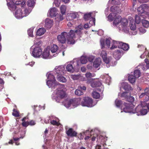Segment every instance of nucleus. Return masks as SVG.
Returning <instances> with one entry per match:
<instances>
[{
  "label": "nucleus",
  "instance_id": "nucleus-1",
  "mask_svg": "<svg viewBox=\"0 0 149 149\" xmlns=\"http://www.w3.org/2000/svg\"><path fill=\"white\" fill-rule=\"evenodd\" d=\"M74 37V32L73 30H71L68 33L66 32H62L57 36V39L59 42L62 44L65 43L67 39L68 44H73L75 42Z\"/></svg>",
  "mask_w": 149,
  "mask_h": 149
},
{
  "label": "nucleus",
  "instance_id": "nucleus-2",
  "mask_svg": "<svg viewBox=\"0 0 149 149\" xmlns=\"http://www.w3.org/2000/svg\"><path fill=\"white\" fill-rule=\"evenodd\" d=\"M47 79L48 80L47 81L46 83L49 88H54L56 87L58 88L63 87V85L59 84L58 83L56 82L54 76L52 74L50 73L48 74Z\"/></svg>",
  "mask_w": 149,
  "mask_h": 149
},
{
  "label": "nucleus",
  "instance_id": "nucleus-3",
  "mask_svg": "<svg viewBox=\"0 0 149 149\" xmlns=\"http://www.w3.org/2000/svg\"><path fill=\"white\" fill-rule=\"evenodd\" d=\"M93 103V100L91 98L88 97H85L83 98L81 102V104L83 106L91 107L94 106Z\"/></svg>",
  "mask_w": 149,
  "mask_h": 149
},
{
  "label": "nucleus",
  "instance_id": "nucleus-4",
  "mask_svg": "<svg viewBox=\"0 0 149 149\" xmlns=\"http://www.w3.org/2000/svg\"><path fill=\"white\" fill-rule=\"evenodd\" d=\"M124 105L125 107L123 109L124 111L126 113H135V109H133L134 107L132 103H124Z\"/></svg>",
  "mask_w": 149,
  "mask_h": 149
},
{
  "label": "nucleus",
  "instance_id": "nucleus-5",
  "mask_svg": "<svg viewBox=\"0 0 149 149\" xmlns=\"http://www.w3.org/2000/svg\"><path fill=\"white\" fill-rule=\"evenodd\" d=\"M148 110L146 108V107H142L141 105H138L135 108V113H137L139 115L140 114L141 115H145L147 114Z\"/></svg>",
  "mask_w": 149,
  "mask_h": 149
},
{
  "label": "nucleus",
  "instance_id": "nucleus-6",
  "mask_svg": "<svg viewBox=\"0 0 149 149\" xmlns=\"http://www.w3.org/2000/svg\"><path fill=\"white\" fill-rule=\"evenodd\" d=\"M42 52V49L40 46H35L32 52V56L36 58L41 57Z\"/></svg>",
  "mask_w": 149,
  "mask_h": 149
},
{
  "label": "nucleus",
  "instance_id": "nucleus-7",
  "mask_svg": "<svg viewBox=\"0 0 149 149\" xmlns=\"http://www.w3.org/2000/svg\"><path fill=\"white\" fill-rule=\"evenodd\" d=\"M56 95V98L60 100L63 99L67 96L65 90L61 88L57 89Z\"/></svg>",
  "mask_w": 149,
  "mask_h": 149
},
{
  "label": "nucleus",
  "instance_id": "nucleus-8",
  "mask_svg": "<svg viewBox=\"0 0 149 149\" xmlns=\"http://www.w3.org/2000/svg\"><path fill=\"white\" fill-rule=\"evenodd\" d=\"M79 15L77 13L74 12L68 13L66 17V19L68 21L72 20L74 19L79 17Z\"/></svg>",
  "mask_w": 149,
  "mask_h": 149
},
{
  "label": "nucleus",
  "instance_id": "nucleus-9",
  "mask_svg": "<svg viewBox=\"0 0 149 149\" xmlns=\"http://www.w3.org/2000/svg\"><path fill=\"white\" fill-rule=\"evenodd\" d=\"M66 133L68 136L71 137H76L77 134V132L72 128H69L66 131Z\"/></svg>",
  "mask_w": 149,
  "mask_h": 149
},
{
  "label": "nucleus",
  "instance_id": "nucleus-10",
  "mask_svg": "<svg viewBox=\"0 0 149 149\" xmlns=\"http://www.w3.org/2000/svg\"><path fill=\"white\" fill-rule=\"evenodd\" d=\"M55 72L57 75H63L65 72L64 67L63 66H59L55 68Z\"/></svg>",
  "mask_w": 149,
  "mask_h": 149
},
{
  "label": "nucleus",
  "instance_id": "nucleus-11",
  "mask_svg": "<svg viewBox=\"0 0 149 149\" xmlns=\"http://www.w3.org/2000/svg\"><path fill=\"white\" fill-rule=\"evenodd\" d=\"M144 15H136L135 16V21L137 24H139L140 22L144 19H145V17H144Z\"/></svg>",
  "mask_w": 149,
  "mask_h": 149
},
{
  "label": "nucleus",
  "instance_id": "nucleus-12",
  "mask_svg": "<svg viewBox=\"0 0 149 149\" xmlns=\"http://www.w3.org/2000/svg\"><path fill=\"white\" fill-rule=\"evenodd\" d=\"M101 56L102 57L105 63L108 64L109 63V59L107 58V53L106 51H102L101 54Z\"/></svg>",
  "mask_w": 149,
  "mask_h": 149
},
{
  "label": "nucleus",
  "instance_id": "nucleus-13",
  "mask_svg": "<svg viewBox=\"0 0 149 149\" xmlns=\"http://www.w3.org/2000/svg\"><path fill=\"white\" fill-rule=\"evenodd\" d=\"M49 55V50L48 49H45L41 56V57L44 59H47Z\"/></svg>",
  "mask_w": 149,
  "mask_h": 149
},
{
  "label": "nucleus",
  "instance_id": "nucleus-14",
  "mask_svg": "<svg viewBox=\"0 0 149 149\" xmlns=\"http://www.w3.org/2000/svg\"><path fill=\"white\" fill-rule=\"evenodd\" d=\"M53 23V20L49 19H46L45 21V26L47 28H50L52 26Z\"/></svg>",
  "mask_w": 149,
  "mask_h": 149
},
{
  "label": "nucleus",
  "instance_id": "nucleus-15",
  "mask_svg": "<svg viewBox=\"0 0 149 149\" xmlns=\"http://www.w3.org/2000/svg\"><path fill=\"white\" fill-rule=\"evenodd\" d=\"M121 43H122V42H121L113 40L112 46L110 48V49H113L117 48V47L119 48V45H120Z\"/></svg>",
  "mask_w": 149,
  "mask_h": 149
},
{
  "label": "nucleus",
  "instance_id": "nucleus-16",
  "mask_svg": "<svg viewBox=\"0 0 149 149\" xmlns=\"http://www.w3.org/2000/svg\"><path fill=\"white\" fill-rule=\"evenodd\" d=\"M15 15L18 18H22L24 16V14L22 12V10L21 9H17L15 13Z\"/></svg>",
  "mask_w": 149,
  "mask_h": 149
},
{
  "label": "nucleus",
  "instance_id": "nucleus-17",
  "mask_svg": "<svg viewBox=\"0 0 149 149\" xmlns=\"http://www.w3.org/2000/svg\"><path fill=\"white\" fill-rule=\"evenodd\" d=\"M81 99L80 98H75L72 99V105L76 107L80 104Z\"/></svg>",
  "mask_w": 149,
  "mask_h": 149
},
{
  "label": "nucleus",
  "instance_id": "nucleus-18",
  "mask_svg": "<svg viewBox=\"0 0 149 149\" xmlns=\"http://www.w3.org/2000/svg\"><path fill=\"white\" fill-rule=\"evenodd\" d=\"M121 52L119 50H116L113 53V56L116 59H118L121 57Z\"/></svg>",
  "mask_w": 149,
  "mask_h": 149
},
{
  "label": "nucleus",
  "instance_id": "nucleus-19",
  "mask_svg": "<svg viewBox=\"0 0 149 149\" xmlns=\"http://www.w3.org/2000/svg\"><path fill=\"white\" fill-rule=\"evenodd\" d=\"M83 29V27L81 25H79L78 26V28L75 31H74V39L75 38V33L79 36H80L81 34V31Z\"/></svg>",
  "mask_w": 149,
  "mask_h": 149
},
{
  "label": "nucleus",
  "instance_id": "nucleus-20",
  "mask_svg": "<svg viewBox=\"0 0 149 149\" xmlns=\"http://www.w3.org/2000/svg\"><path fill=\"white\" fill-rule=\"evenodd\" d=\"M57 13L56 9L55 8H51L49 11V15L51 17H56Z\"/></svg>",
  "mask_w": 149,
  "mask_h": 149
},
{
  "label": "nucleus",
  "instance_id": "nucleus-21",
  "mask_svg": "<svg viewBox=\"0 0 149 149\" xmlns=\"http://www.w3.org/2000/svg\"><path fill=\"white\" fill-rule=\"evenodd\" d=\"M119 47L120 48L125 51L127 50L129 48V45L128 44L124 43L122 42V43H121L120 45H119Z\"/></svg>",
  "mask_w": 149,
  "mask_h": 149
},
{
  "label": "nucleus",
  "instance_id": "nucleus-22",
  "mask_svg": "<svg viewBox=\"0 0 149 149\" xmlns=\"http://www.w3.org/2000/svg\"><path fill=\"white\" fill-rule=\"evenodd\" d=\"M144 61L146 64L143 65L141 67L142 69L144 70L148 69L149 68V61L148 59L146 58Z\"/></svg>",
  "mask_w": 149,
  "mask_h": 149
},
{
  "label": "nucleus",
  "instance_id": "nucleus-23",
  "mask_svg": "<svg viewBox=\"0 0 149 149\" xmlns=\"http://www.w3.org/2000/svg\"><path fill=\"white\" fill-rule=\"evenodd\" d=\"M46 31V30L43 28L39 29L36 32V35L41 36L43 35Z\"/></svg>",
  "mask_w": 149,
  "mask_h": 149
},
{
  "label": "nucleus",
  "instance_id": "nucleus-24",
  "mask_svg": "<svg viewBox=\"0 0 149 149\" xmlns=\"http://www.w3.org/2000/svg\"><path fill=\"white\" fill-rule=\"evenodd\" d=\"M130 24V29L132 30H135L136 29V26L134 20L133 19L131 20Z\"/></svg>",
  "mask_w": 149,
  "mask_h": 149
},
{
  "label": "nucleus",
  "instance_id": "nucleus-25",
  "mask_svg": "<svg viewBox=\"0 0 149 149\" xmlns=\"http://www.w3.org/2000/svg\"><path fill=\"white\" fill-rule=\"evenodd\" d=\"M123 86L124 89L125 91H130L132 90L131 86L127 83H124L123 84Z\"/></svg>",
  "mask_w": 149,
  "mask_h": 149
},
{
  "label": "nucleus",
  "instance_id": "nucleus-26",
  "mask_svg": "<svg viewBox=\"0 0 149 149\" xmlns=\"http://www.w3.org/2000/svg\"><path fill=\"white\" fill-rule=\"evenodd\" d=\"M121 19L122 18L121 16L120 15H118L114 19L113 22V24L115 25H117L119 24L120 22H121Z\"/></svg>",
  "mask_w": 149,
  "mask_h": 149
},
{
  "label": "nucleus",
  "instance_id": "nucleus-27",
  "mask_svg": "<svg viewBox=\"0 0 149 149\" xmlns=\"http://www.w3.org/2000/svg\"><path fill=\"white\" fill-rule=\"evenodd\" d=\"M62 75H57V79L58 81H59L62 82H65L66 81V79L62 76Z\"/></svg>",
  "mask_w": 149,
  "mask_h": 149
},
{
  "label": "nucleus",
  "instance_id": "nucleus-28",
  "mask_svg": "<svg viewBox=\"0 0 149 149\" xmlns=\"http://www.w3.org/2000/svg\"><path fill=\"white\" fill-rule=\"evenodd\" d=\"M119 8L118 7L116 6H114L111 7L110 10L111 12H115L114 13L116 14L118 13L117 11L119 10Z\"/></svg>",
  "mask_w": 149,
  "mask_h": 149
},
{
  "label": "nucleus",
  "instance_id": "nucleus-29",
  "mask_svg": "<svg viewBox=\"0 0 149 149\" xmlns=\"http://www.w3.org/2000/svg\"><path fill=\"white\" fill-rule=\"evenodd\" d=\"M26 1L25 0H21V1H17L15 2V4L17 5H20L21 6L23 7L25 5Z\"/></svg>",
  "mask_w": 149,
  "mask_h": 149
},
{
  "label": "nucleus",
  "instance_id": "nucleus-30",
  "mask_svg": "<svg viewBox=\"0 0 149 149\" xmlns=\"http://www.w3.org/2000/svg\"><path fill=\"white\" fill-rule=\"evenodd\" d=\"M100 64V59H96L93 63L94 67L96 68H97Z\"/></svg>",
  "mask_w": 149,
  "mask_h": 149
},
{
  "label": "nucleus",
  "instance_id": "nucleus-31",
  "mask_svg": "<svg viewBox=\"0 0 149 149\" xmlns=\"http://www.w3.org/2000/svg\"><path fill=\"white\" fill-rule=\"evenodd\" d=\"M137 10L138 13L139 15L143 14L145 12V9L141 6L137 8Z\"/></svg>",
  "mask_w": 149,
  "mask_h": 149
},
{
  "label": "nucleus",
  "instance_id": "nucleus-32",
  "mask_svg": "<svg viewBox=\"0 0 149 149\" xmlns=\"http://www.w3.org/2000/svg\"><path fill=\"white\" fill-rule=\"evenodd\" d=\"M16 4L11 3H8V5L10 10H15L17 8Z\"/></svg>",
  "mask_w": 149,
  "mask_h": 149
},
{
  "label": "nucleus",
  "instance_id": "nucleus-33",
  "mask_svg": "<svg viewBox=\"0 0 149 149\" xmlns=\"http://www.w3.org/2000/svg\"><path fill=\"white\" fill-rule=\"evenodd\" d=\"M66 69L68 72H73L74 71V68L71 64L68 65L66 66Z\"/></svg>",
  "mask_w": 149,
  "mask_h": 149
},
{
  "label": "nucleus",
  "instance_id": "nucleus-34",
  "mask_svg": "<svg viewBox=\"0 0 149 149\" xmlns=\"http://www.w3.org/2000/svg\"><path fill=\"white\" fill-rule=\"evenodd\" d=\"M136 78L134 76L130 75L128 76V80L131 83H133L135 82Z\"/></svg>",
  "mask_w": 149,
  "mask_h": 149
},
{
  "label": "nucleus",
  "instance_id": "nucleus-35",
  "mask_svg": "<svg viewBox=\"0 0 149 149\" xmlns=\"http://www.w3.org/2000/svg\"><path fill=\"white\" fill-rule=\"evenodd\" d=\"M121 23L123 27H125L127 25L128 21L126 19L123 18L122 19Z\"/></svg>",
  "mask_w": 149,
  "mask_h": 149
},
{
  "label": "nucleus",
  "instance_id": "nucleus-36",
  "mask_svg": "<svg viewBox=\"0 0 149 149\" xmlns=\"http://www.w3.org/2000/svg\"><path fill=\"white\" fill-rule=\"evenodd\" d=\"M93 97L95 99H98L100 97V94L95 91H94L92 93Z\"/></svg>",
  "mask_w": 149,
  "mask_h": 149
},
{
  "label": "nucleus",
  "instance_id": "nucleus-37",
  "mask_svg": "<svg viewBox=\"0 0 149 149\" xmlns=\"http://www.w3.org/2000/svg\"><path fill=\"white\" fill-rule=\"evenodd\" d=\"M101 85V83L99 81L93 83L91 84V86L93 88L100 86Z\"/></svg>",
  "mask_w": 149,
  "mask_h": 149
},
{
  "label": "nucleus",
  "instance_id": "nucleus-38",
  "mask_svg": "<svg viewBox=\"0 0 149 149\" xmlns=\"http://www.w3.org/2000/svg\"><path fill=\"white\" fill-rule=\"evenodd\" d=\"M72 99L67 100L65 103V106L67 107H69L72 105Z\"/></svg>",
  "mask_w": 149,
  "mask_h": 149
},
{
  "label": "nucleus",
  "instance_id": "nucleus-39",
  "mask_svg": "<svg viewBox=\"0 0 149 149\" xmlns=\"http://www.w3.org/2000/svg\"><path fill=\"white\" fill-rule=\"evenodd\" d=\"M58 49L57 46L56 45H53L51 49V51L52 53H54L56 52Z\"/></svg>",
  "mask_w": 149,
  "mask_h": 149
},
{
  "label": "nucleus",
  "instance_id": "nucleus-40",
  "mask_svg": "<svg viewBox=\"0 0 149 149\" xmlns=\"http://www.w3.org/2000/svg\"><path fill=\"white\" fill-rule=\"evenodd\" d=\"M141 72L139 70H135L134 72V76L136 78H138L140 77Z\"/></svg>",
  "mask_w": 149,
  "mask_h": 149
},
{
  "label": "nucleus",
  "instance_id": "nucleus-41",
  "mask_svg": "<svg viewBox=\"0 0 149 149\" xmlns=\"http://www.w3.org/2000/svg\"><path fill=\"white\" fill-rule=\"evenodd\" d=\"M127 101H128V102L132 103L134 100V97L130 95V94L129 93V95L127 96L126 99Z\"/></svg>",
  "mask_w": 149,
  "mask_h": 149
},
{
  "label": "nucleus",
  "instance_id": "nucleus-42",
  "mask_svg": "<svg viewBox=\"0 0 149 149\" xmlns=\"http://www.w3.org/2000/svg\"><path fill=\"white\" fill-rule=\"evenodd\" d=\"M60 9L62 15L64 14L66 11V6L64 5H62L60 8Z\"/></svg>",
  "mask_w": 149,
  "mask_h": 149
},
{
  "label": "nucleus",
  "instance_id": "nucleus-43",
  "mask_svg": "<svg viewBox=\"0 0 149 149\" xmlns=\"http://www.w3.org/2000/svg\"><path fill=\"white\" fill-rule=\"evenodd\" d=\"M143 25L145 28H148L149 26V22L146 20L143 19L142 20Z\"/></svg>",
  "mask_w": 149,
  "mask_h": 149
},
{
  "label": "nucleus",
  "instance_id": "nucleus-44",
  "mask_svg": "<svg viewBox=\"0 0 149 149\" xmlns=\"http://www.w3.org/2000/svg\"><path fill=\"white\" fill-rule=\"evenodd\" d=\"M13 112L12 113V115L15 117H18L19 116V112L15 109H14Z\"/></svg>",
  "mask_w": 149,
  "mask_h": 149
},
{
  "label": "nucleus",
  "instance_id": "nucleus-45",
  "mask_svg": "<svg viewBox=\"0 0 149 149\" xmlns=\"http://www.w3.org/2000/svg\"><path fill=\"white\" fill-rule=\"evenodd\" d=\"M80 61L82 64H86L87 61V58L85 56H82L81 58Z\"/></svg>",
  "mask_w": 149,
  "mask_h": 149
},
{
  "label": "nucleus",
  "instance_id": "nucleus-46",
  "mask_svg": "<svg viewBox=\"0 0 149 149\" xmlns=\"http://www.w3.org/2000/svg\"><path fill=\"white\" fill-rule=\"evenodd\" d=\"M63 15L61 14H58L56 15V16L57 17L56 21L58 22L62 20L63 19Z\"/></svg>",
  "mask_w": 149,
  "mask_h": 149
},
{
  "label": "nucleus",
  "instance_id": "nucleus-47",
  "mask_svg": "<svg viewBox=\"0 0 149 149\" xmlns=\"http://www.w3.org/2000/svg\"><path fill=\"white\" fill-rule=\"evenodd\" d=\"M34 1L33 0H29L27 3V5L28 6L31 7L34 5Z\"/></svg>",
  "mask_w": 149,
  "mask_h": 149
},
{
  "label": "nucleus",
  "instance_id": "nucleus-48",
  "mask_svg": "<svg viewBox=\"0 0 149 149\" xmlns=\"http://www.w3.org/2000/svg\"><path fill=\"white\" fill-rule=\"evenodd\" d=\"M115 13H112L110 14L108 16V19L111 20L113 21L114 19V16H115Z\"/></svg>",
  "mask_w": 149,
  "mask_h": 149
},
{
  "label": "nucleus",
  "instance_id": "nucleus-49",
  "mask_svg": "<svg viewBox=\"0 0 149 149\" xmlns=\"http://www.w3.org/2000/svg\"><path fill=\"white\" fill-rule=\"evenodd\" d=\"M91 13H90L85 14L84 16V19L86 20H88L89 18L91 17Z\"/></svg>",
  "mask_w": 149,
  "mask_h": 149
},
{
  "label": "nucleus",
  "instance_id": "nucleus-50",
  "mask_svg": "<svg viewBox=\"0 0 149 149\" xmlns=\"http://www.w3.org/2000/svg\"><path fill=\"white\" fill-rule=\"evenodd\" d=\"M75 93L77 95L80 96L83 95V93L80 90L77 89L75 91Z\"/></svg>",
  "mask_w": 149,
  "mask_h": 149
},
{
  "label": "nucleus",
  "instance_id": "nucleus-51",
  "mask_svg": "<svg viewBox=\"0 0 149 149\" xmlns=\"http://www.w3.org/2000/svg\"><path fill=\"white\" fill-rule=\"evenodd\" d=\"M33 29L32 28H30L28 30V35L30 36L33 37Z\"/></svg>",
  "mask_w": 149,
  "mask_h": 149
},
{
  "label": "nucleus",
  "instance_id": "nucleus-52",
  "mask_svg": "<svg viewBox=\"0 0 149 149\" xmlns=\"http://www.w3.org/2000/svg\"><path fill=\"white\" fill-rule=\"evenodd\" d=\"M50 123L51 124H52L54 125H56L57 126H59L60 124L58 122L54 120H51L50 121Z\"/></svg>",
  "mask_w": 149,
  "mask_h": 149
},
{
  "label": "nucleus",
  "instance_id": "nucleus-53",
  "mask_svg": "<svg viewBox=\"0 0 149 149\" xmlns=\"http://www.w3.org/2000/svg\"><path fill=\"white\" fill-rule=\"evenodd\" d=\"M115 103L116 106L117 107H119L121 104V101L118 99H116Z\"/></svg>",
  "mask_w": 149,
  "mask_h": 149
},
{
  "label": "nucleus",
  "instance_id": "nucleus-54",
  "mask_svg": "<svg viewBox=\"0 0 149 149\" xmlns=\"http://www.w3.org/2000/svg\"><path fill=\"white\" fill-rule=\"evenodd\" d=\"M94 74H93V75H92V74L90 72H87L85 74L86 77L87 78H90L94 76Z\"/></svg>",
  "mask_w": 149,
  "mask_h": 149
},
{
  "label": "nucleus",
  "instance_id": "nucleus-55",
  "mask_svg": "<svg viewBox=\"0 0 149 149\" xmlns=\"http://www.w3.org/2000/svg\"><path fill=\"white\" fill-rule=\"evenodd\" d=\"M79 76L78 75H72L71 76V77L74 80H77L79 79Z\"/></svg>",
  "mask_w": 149,
  "mask_h": 149
},
{
  "label": "nucleus",
  "instance_id": "nucleus-56",
  "mask_svg": "<svg viewBox=\"0 0 149 149\" xmlns=\"http://www.w3.org/2000/svg\"><path fill=\"white\" fill-rule=\"evenodd\" d=\"M24 16L28 15L30 12L31 10L28 9L26 8L24 10Z\"/></svg>",
  "mask_w": 149,
  "mask_h": 149
},
{
  "label": "nucleus",
  "instance_id": "nucleus-57",
  "mask_svg": "<svg viewBox=\"0 0 149 149\" xmlns=\"http://www.w3.org/2000/svg\"><path fill=\"white\" fill-rule=\"evenodd\" d=\"M95 18H92V20H90L89 22L90 24H91L92 26H95Z\"/></svg>",
  "mask_w": 149,
  "mask_h": 149
},
{
  "label": "nucleus",
  "instance_id": "nucleus-58",
  "mask_svg": "<svg viewBox=\"0 0 149 149\" xmlns=\"http://www.w3.org/2000/svg\"><path fill=\"white\" fill-rule=\"evenodd\" d=\"M127 94V92H123L121 93V97H124L126 99L127 97L128 96Z\"/></svg>",
  "mask_w": 149,
  "mask_h": 149
},
{
  "label": "nucleus",
  "instance_id": "nucleus-59",
  "mask_svg": "<svg viewBox=\"0 0 149 149\" xmlns=\"http://www.w3.org/2000/svg\"><path fill=\"white\" fill-rule=\"evenodd\" d=\"M106 45L108 48H109L110 46V41L108 39L106 40Z\"/></svg>",
  "mask_w": 149,
  "mask_h": 149
},
{
  "label": "nucleus",
  "instance_id": "nucleus-60",
  "mask_svg": "<svg viewBox=\"0 0 149 149\" xmlns=\"http://www.w3.org/2000/svg\"><path fill=\"white\" fill-rule=\"evenodd\" d=\"M112 0L111 3L113 4H119L120 3V2L118 1V0Z\"/></svg>",
  "mask_w": 149,
  "mask_h": 149
},
{
  "label": "nucleus",
  "instance_id": "nucleus-61",
  "mask_svg": "<svg viewBox=\"0 0 149 149\" xmlns=\"http://www.w3.org/2000/svg\"><path fill=\"white\" fill-rule=\"evenodd\" d=\"M29 125L31 126H33L35 125L36 124L35 121L33 120H31L30 121L28 122Z\"/></svg>",
  "mask_w": 149,
  "mask_h": 149
},
{
  "label": "nucleus",
  "instance_id": "nucleus-62",
  "mask_svg": "<svg viewBox=\"0 0 149 149\" xmlns=\"http://www.w3.org/2000/svg\"><path fill=\"white\" fill-rule=\"evenodd\" d=\"M22 125L23 127H26L29 125L28 122L24 121L22 123Z\"/></svg>",
  "mask_w": 149,
  "mask_h": 149
},
{
  "label": "nucleus",
  "instance_id": "nucleus-63",
  "mask_svg": "<svg viewBox=\"0 0 149 149\" xmlns=\"http://www.w3.org/2000/svg\"><path fill=\"white\" fill-rule=\"evenodd\" d=\"M143 15H144V17H145V18H148L149 19V12H146L145 11Z\"/></svg>",
  "mask_w": 149,
  "mask_h": 149
},
{
  "label": "nucleus",
  "instance_id": "nucleus-64",
  "mask_svg": "<svg viewBox=\"0 0 149 149\" xmlns=\"http://www.w3.org/2000/svg\"><path fill=\"white\" fill-rule=\"evenodd\" d=\"M144 93L146 95H148L149 94V88H146L145 90Z\"/></svg>",
  "mask_w": 149,
  "mask_h": 149
}]
</instances>
